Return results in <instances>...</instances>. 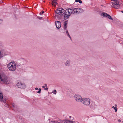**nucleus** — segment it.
Returning a JSON list of instances; mask_svg holds the SVG:
<instances>
[{"mask_svg": "<svg viewBox=\"0 0 123 123\" xmlns=\"http://www.w3.org/2000/svg\"><path fill=\"white\" fill-rule=\"evenodd\" d=\"M65 10L62 8H58L55 11V15L59 19H62L63 17L65 20H66L70 16V14H65Z\"/></svg>", "mask_w": 123, "mask_h": 123, "instance_id": "nucleus-1", "label": "nucleus"}, {"mask_svg": "<svg viewBox=\"0 0 123 123\" xmlns=\"http://www.w3.org/2000/svg\"><path fill=\"white\" fill-rule=\"evenodd\" d=\"M0 80L2 83L4 84H9V79L5 74H0Z\"/></svg>", "mask_w": 123, "mask_h": 123, "instance_id": "nucleus-2", "label": "nucleus"}, {"mask_svg": "<svg viewBox=\"0 0 123 123\" xmlns=\"http://www.w3.org/2000/svg\"><path fill=\"white\" fill-rule=\"evenodd\" d=\"M7 67L10 70L15 71L16 67L15 62H11L7 65Z\"/></svg>", "mask_w": 123, "mask_h": 123, "instance_id": "nucleus-3", "label": "nucleus"}, {"mask_svg": "<svg viewBox=\"0 0 123 123\" xmlns=\"http://www.w3.org/2000/svg\"><path fill=\"white\" fill-rule=\"evenodd\" d=\"M75 100L77 102H81L83 104H84L85 98H82L81 96L80 95L76 94L74 96Z\"/></svg>", "mask_w": 123, "mask_h": 123, "instance_id": "nucleus-4", "label": "nucleus"}, {"mask_svg": "<svg viewBox=\"0 0 123 123\" xmlns=\"http://www.w3.org/2000/svg\"><path fill=\"white\" fill-rule=\"evenodd\" d=\"M113 2H111L112 5L111 6L116 9L119 8L120 6L117 0H113Z\"/></svg>", "mask_w": 123, "mask_h": 123, "instance_id": "nucleus-5", "label": "nucleus"}, {"mask_svg": "<svg viewBox=\"0 0 123 123\" xmlns=\"http://www.w3.org/2000/svg\"><path fill=\"white\" fill-rule=\"evenodd\" d=\"M100 15L101 16H103L104 17H106L111 20H113V18L111 16L106 13L102 12L101 13Z\"/></svg>", "mask_w": 123, "mask_h": 123, "instance_id": "nucleus-6", "label": "nucleus"}, {"mask_svg": "<svg viewBox=\"0 0 123 123\" xmlns=\"http://www.w3.org/2000/svg\"><path fill=\"white\" fill-rule=\"evenodd\" d=\"M17 85L18 88L21 89H25L26 87V85L24 83H22L20 82L18 83Z\"/></svg>", "mask_w": 123, "mask_h": 123, "instance_id": "nucleus-7", "label": "nucleus"}, {"mask_svg": "<svg viewBox=\"0 0 123 123\" xmlns=\"http://www.w3.org/2000/svg\"><path fill=\"white\" fill-rule=\"evenodd\" d=\"M7 55L6 51L4 49L0 50V58L6 55Z\"/></svg>", "mask_w": 123, "mask_h": 123, "instance_id": "nucleus-8", "label": "nucleus"}, {"mask_svg": "<svg viewBox=\"0 0 123 123\" xmlns=\"http://www.w3.org/2000/svg\"><path fill=\"white\" fill-rule=\"evenodd\" d=\"M55 25L56 28L59 29L61 26V23L60 21H57L55 22Z\"/></svg>", "mask_w": 123, "mask_h": 123, "instance_id": "nucleus-9", "label": "nucleus"}, {"mask_svg": "<svg viewBox=\"0 0 123 123\" xmlns=\"http://www.w3.org/2000/svg\"><path fill=\"white\" fill-rule=\"evenodd\" d=\"M90 103V99L88 98H85V105H88Z\"/></svg>", "mask_w": 123, "mask_h": 123, "instance_id": "nucleus-10", "label": "nucleus"}, {"mask_svg": "<svg viewBox=\"0 0 123 123\" xmlns=\"http://www.w3.org/2000/svg\"><path fill=\"white\" fill-rule=\"evenodd\" d=\"M89 106L90 108L93 109H94L97 107V105H96L94 103L92 102L90 105Z\"/></svg>", "mask_w": 123, "mask_h": 123, "instance_id": "nucleus-11", "label": "nucleus"}, {"mask_svg": "<svg viewBox=\"0 0 123 123\" xmlns=\"http://www.w3.org/2000/svg\"><path fill=\"white\" fill-rule=\"evenodd\" d=\"M0 100H2L4 102L6 101L5 99L3 98V94L1 91H0Z\"/></svg>", "mask_w": 123, "mask_h": 123, "instance_id": "nucleus-12", "label": "nucleus"}, {"mask_svg": "<svg viewBox=\"0 0 123 123\" xmlns=\"http://www.w3.org/2000/svg\"><path fill=\"white\" fill-rule=\"evenodd\" d=\"M72 13L73 14H76L77 13H78V8H75L74 9L73 8Z\"/></svg>", "mask_w": 123, "mask_h": 123, "instance_id": "nucleus-13", "label": "nucleus"}, {"mask_svg": "<svg viewBox=\"0 0 123 123\" xmlns=\"http://www.w3.org/2000/svg\"><path fill=\"white\" fill-rule=\"evenodd\" d=\"M68 24V21L66 20L64 22V28L65 30H66L67 28V27Z\"/></svg>", "mask_w": 123, "mask_h": 123, "instance_id": "nucleus-14", "label": "nucleus"}, {"mask_svg": "<svg viewBox=\"0 0 123 123\" xmlns=\"http://www.w3.org/2000/svg\"><path fill=\"white\" fill-rule=\"evenodd\" d=\"M70 61L69 60H67L65 63V65L66 66H70Z\"/></svg>", "mask_w": 123, "mask_h": 123, "instance_id": "nucleus-15", "label": "nucleus"}, {"mask_svg": "<svg viewBox=\"0 0 123 123\" xmlns=\"http://www.w3.org/2000/svg\"><path fill=\"white\" fill-rule=\"evenodd\" d=\"M73 8H69L68 9V14H70V15H71L72 13V11L73 10Z\"/></svg>", "mask_w": 123, "mask_h": 123, "instance_id": "nucleus-16", "label": "nucleus"}, {"mask_svg": "<svg viewBox=\"0 0 123 123\" xmlns=\"http://www.w3.org/2000/svg\"><path fill=\"white\" fill-rule=\"evenodd\" d=\"M56 0H53L52 1V5L54 6H55L57 4V2H56Z\"/></svg>", "mask_w": 123, "mask_h": 123, "instance_id": "nucleus-17", "label": "nucleus"}, {"mask_svg": "<svg viewBox=\"0 0 123 123\" xmlns=\"http://www.w3.org/2000/svg\"><path fill=\"white\" fill-rule=\"evenodd\" d=\"M63 121H65V120H61L59 119H58L57 120V123H62V122ZM64 122L65 123V121H64Z\"/></svg>", "mask_w": 123, "mask_h": 123, "instance_id": "nucleus-18", "label": "nucleus"}, {"mask_svg": "<svg viewBox=\"0 0 123 123\" xmlns=\"http://www.w3.org/2000/svg\"><path fill=\"white\" fill-rule=\"evenodd\" d=\"M78 13H80L82 12L83 11V10L81 8H78Z\"/></svg>", "mask_w": 123, "mask_h": 123, "instance_id": "nucleus-19", "label": "nucleus"}, {"mask_svg": "<svg viewBox=\"0 0 123 123\" xmlns=\"http://www.w3.org/2000/svg\"><path fill=\"white\" fill-rule=\"evenodd\" d=\"M65 122L66 123H73L72 121H70L68 120H65Z\"/></svg>", "mask_w": 123, "mask_h": 123, "instance_id": "nucleus-20", "label": "nucleus"}, {"mask_svg": "<svg viewBox=\"0 0 123 123\" xmlns=\"http://www.w3.org/2000/svg\"><path fill=\"white\" fill-rule=\"evenodd\" d=\"M66 34L67 35V36L69 38H70V39L71 40V38L69 34V33L68 32V31L67 30L66 31Z\"/></svg>", "mask_w": 123, "mask_h": 123, "instance_id": "nucleus-21", "label": "nucleus"}, {"mask_svg": "<svg viewBox=\"0 0 123 123\" xmlns=\"http://www.w3.org/2000/svg\"><path fill=\"white\" fill-rule=\"evenodd\" d=\"M68 9H66L65 11V10L64 11V14H67V13H68Z\"/></svg>", "mask_w": 123, "mask_h": 123, "instance_id": "nucleus-22", "label": "nucleus"}, {"mask_svg": "<svg viewBox=\"0 0 123 123\" xmlns=\"http://www.w3.org/2000/svg\"><path fill=\"white\" fill-rule=\"evenodd\" d=\"M57 120H55V121H52L51 122H49V123H51V122H52L53 123H57Z\"/></svg>", "mask_w": 123, "mask_h": 123, "instance_id": "nucleus-23", "label": "nucleus"}, {"mask_svg": "<svg viewBox=\"0 0 123 123\" xmlns=\"http://www.w3.org/2000/svg\"><path fill=\"white\" fill-rule=\"evenodd\" d=\"M12 107H13L14 109H15L16 108V106L15 105V104H14L13 103L12 104Z\"/></svg>", "mask_w": 123, "mask_h": 123, "instance_id": "nucleus-24", "label": "nucleus"}, {"mask_svg": "<svg viewBox=\"0 0 123 123\" xmlns=\"http://www.w3.org/2000/svg\"><path fill=\"white\" fill-rule=\"evenodd\" d=\"M41 88H39V89L38 91H37V93H40L41 91Z\"/></svg>", "mask_w": 123, "mask_h": 123, "instance_id": "nucleus-25", "label": "nucleus"}, {"mask_svg": "<svg viewBox=\"0 0 123 123\" xmlns=\"http://www.w3.org/2000/svg\"><path fill=\"white\" fill-rule=\"evenodd\" d=\"M52 93L55 94H56V90H54V91L52 92Z\"/></svg>", "mask_w": 123, "mask_h": 123, "instance_id": "nucleus-26", "label": "nucleus"}, {"mask_svg": "<svg viewBox=\"0 0 123 123\" xmlns=\"http://www.w3.org/2000/svg\"><path fill=\"white\" fill-rule=\"evenodd\" d=\"M39 19L41 20L43 18L42 17H37Z\"/></svg>", "mask_w": 123, "mask_h": 123, "instance_id": "nucleus-27", "label": "nucleus"}, {"mask_svg": "<svg viewBox=\"0 0 123 123\" xmlns=\"http://www.w3.org/2000/svg\"><path fill=\"white\" fill-rule=\"evenodd\" d=\"M44 11H42V12H40V14L41 15H42V14H43L44 13Z\"/></svg>", "mask_w": 123, "mask_h": 123, "instance_id": "nucleus-28", "label": "nucleus"}, {"mask_svg": "<svg viewBox=\"0 0 123 123\" xmlns=\"http://www.w3.org/2000/svg\"><path fill=\"white\" fill-rule=\"evenodd\" d=\"M115 108H115V109H114L115 110V112H116L117 111V108H116V107H115Z\"/></svg>", "mask_w": 123, "mask_h": 123, "instance_id": "nucleus-29", "label": "nucleus"}, {"mask_svg": "<svg viewBox=\"0 0 123 123\" xmlns=\"http://www.w3.org/2000/svg\"><path fill=\"white\" fill-rule=\"evenodd\" d=\"M2 20L1 19H0V24H1L2 23Z\"/></svg>", "mask_w": 123, "mask_h": 123, "instance_id": "nucleus-30", "label": "nucleus"}, {"mask_svg": "<svg viewBox=\"0 0 123 123\" xmlns=\"http://www.w3.org/2000/svg\"><path fill=\"white\" fill-rule=\"evenodd\" d=\"M79 2L80 3V4H81L82 3V1L80 0Z\"/></svg>", "mask_w": 123, "mask_h": 123, "instance_id": "nucleus-31", "label": "nucleus"}, {"mask_svg": "<svg viewBox=\"0 0 123 123\" xmlns=\"http://www.w3.org/2000/svg\"><path fill=\"white\" fill-rule=\"evenodd\" d=\"M80 0H75V2H79Z\"/></svg>", "mask_w": 123, "mask_h": 123, "instance_id": "nucleus-32", "label": "nucleus"}, {"mask_svg": "<svg viewBox=\"0 0 123 123\" xmlns=\"http://www.w3.org/2000/svg\"><path fill=\"white\" fill-rule=\"evenodd\" d=\"M35 89L36 90H39V89L38 88H37V87H36L35 88Z\"/></svg>", "mask_w": 123, "mask_h": 123, "instance_id": "nucleus-33", "label": "nucleus"}, {"mask_svg": "<svg viewBox=\"0 0 123 123\" xmlns=\"http://www.w3.org/2000/svg\"><path fill=\"white\" fill-rule=\"evenodd\" d=\"M48 89V88L47 87H46L45 88V89L46 90H47Z\"/></svg>", "mask_w": 123, "mask_h": 123, "instance_id": "nucleus-34", "label": "nucleus"}, {"mask_svg": "<svg viewBox=\"0 0 123 123\" xmlns=\"http://www.w3.org/2000/svg\"><path fill=\"white\" fill-rule=\"evenodd\" d=\"M112 108H113V109H115V108H115V107L114 106H113L112 107Z\"/></svg>", "mask_w": 123, "mask_h": 123, "instance_id": "nucleus-35", "label": "nucleus"}, {"mask_svg": "<svg viewBox=\"0 0 123 123\" xmlns=\"http://www.w3.org/2000/svg\"><path fill=\"white\" fill-rule=\"evenodd\" d=\"M115 107H116V108L117 107V105H115Z\"/></svg>", "mask_w": 123, "mask_h": 123, "instance_id": "nucleus-36", "label": "nucleus"}, {"mask_svg": "<svg viewBox=\"0 0 123 123\" xmlns=\"http://www.w3.org/2000/svg\"><path fill=\"white\" fill-rule=\"evenodd\" d=\"M44 86H45V87H46L47 86V84H44Z\"/></svg>", "mask_w": 123, "mask_h": 123, "instance_id": "nucleus-37", "label": "nucleus"}, {"mask_svg": "<svg viewBox=\"0 0 123 123\" xmlns=\"http://www.w3.org/2000/svg\"><path fill=\"white\" fill-rule=\"evenodd\" d=\"M118 121H119V122H121V120H120V119H119L118 120Z\"/></svg>", "mask_w": 123, "mask_h": 123, "instance_id": "nucleus-38", "label": "nucleus"}, {"mask_svg": "<svg viewBox=\"0 0 123 123\" xmlns=\"http://www.w3.org/2000/svg\"><path fill=\"white\" fill-rule=\"evenodd\" d=\"M42 88H45V86H43L42 87Z\"/></svg>", "mask_w": 123, "mask_h": 123, "instance_id": "nucleus-39", "label": "nucleus"}, {"mask_svg": "<svg viewBox=\"0 0 123 123\" xmlns=\"http://www.w3.org/2000/svg\"><path fill=\"white\" fill-rule=\"evenodd\" d=\"M121 12L123 13V11H121Z\"/></svg>", "mask_w": 123, "mask_h": 123, "instance_id": "nucleus-40", "label": "nucleus"}, {"mask_svg": "<svg viewBox=\"0 0 123 123\" xmlns=\"http://www.w3.org/2000/svg\"><path fill=\"white\" fill-rule=\"evenodd\" d=\"M71 117V116L70 117Z\"/></svg>", "mask_w": 123, "mask_h": 123, "instance_id": "nucleus-41", "label": "nucleus"}]
</instances>
